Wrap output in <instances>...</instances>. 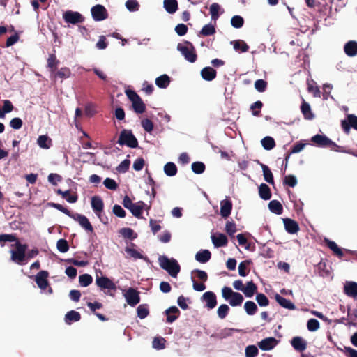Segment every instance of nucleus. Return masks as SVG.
<instances>
[{
  "instance_id": "c03bdc74",
  "label": "nucleus",
  "mask_w": 357,
  "mask_h": 357,
  "mask_svg": "<svg viewBox=\"0 0 357 357\" xmlns=\"http://www.w3.org/2000/svg\"><path fill=\"white\" fill-rule=\"evenodd\" d=\"M244 308H245V310L246 313L248 315H253V314H255L257 312V310H258L257 306L255 303V302L251 301H246L245 303Z\"/></svg>"
},
{
  "instance_id": "20e7f679",
  "label": "nucleus",
  "mask_w": 357,
  "mask_h": 357,
  "mask_svg": "<svg viewBox=\"0 0 357 357\" xmlns=\"http://www.w3.org/2000/svg\"><path fill=\"white\" fill-rule=\"evenodd\" d=\"M222 296L233 307L240 306L244 300L243 296L240 293L234 291L228 287H224L222 289Z\"/></svg>"
},
{
  "instance_id": "2f4dec72",
  "label": "nucleus",
  "mask_w": 357,
  "mask_h": 357,
  "mask_svg": "<svg viewBox=\"0 0 357 357\" xmlns=\"http://www.w3.org/2000/svg\"><path fill=\"white\" fill-rule=\"evenodd\" d=\"M233 44L234 49L236 52H246L249 50L248 45L243 40H236L231 42Z\"/></svg>"
},
{
  "instance_id": "a19ab883",
  "label": "nucleus",
  "mask_w": 357,
  "mask_h": 357,
  "mask_svg": "<svg viewBox=\"0 0 357 357\" xmlns=\"http://www.w3.org/2000/svg\"><path fill=\"white\" fill-rule=\"evenodd\" d=\"M261 145L266 150H271L275 146V142L273 137L266 136L261 141Z\"/></svg>"
},
{
  "instance_id": "9d476101",
  "label": "nucleus",
  "mask_w": 357,
  "mask_h": 357,
  "mask_svg": "<svg viewBox=\"0 0 357 357\" xmlns=\"http://www.w3.org/2000/svg\"><path fill=\"white\" fill-rule=\"evenodd\" d=\"M92 17L95 21H102L107 18L108 13L106 8L100 4H97L91 8Z\"/></svg>"
},
{
  "instance_id": "72a5a7b5",
  "label": "nucleus",
  "mask_w": 357,
  "mask_h": 357,
  "mask_svg": "<svg viewBox=\"0 0 357 357\" xmlns=\"http://www.w3.org/2000/svg\"><path fill=\"white\" fill-rule=\"evenodd\" d=\"M326 243L328 248L333 252L335 255L339 258H342L343 257L344 253L342 250L338 247L335 242L327 239L326 240Z\"/></svg>"
},
{
  "instance_id": "8fccbe9b",
  "label": "nucleus",
  "mask_w": 357,
  "mask_h": 357,
  "mask_svg": "<svg viewBox=\"0 0 357 357\" xmlns=\"http://www.w3.org/2000/svg\"><path fill=\"white\" fill-rule=\"evenodd\" d=\"M54 74L55 77H58L61 79H66L70 77L71 71L70 68L63 67L59 70L56 73L55 72Z\"/></svg>"
},
{
  "instance_id": "052dcab7",
  "label": "nucleus",
  "mask_w": 357,
  "mask_h": 357,
  "mask_svg": "<svg viewBox=\"0 0 357 357\" xmlns=\"http://www.w3.org/2000/svg\"><path fill=\"white\" fill-rule=\"evenodd\" d=\"M126 7L129 11L134 12L139 10V4L137 0H128L126 2Z\"/></svg>"
},
{
  "instance_id": "79ce46f5",
  "label": "nucleus",
  "mask_w": 357,
  "mask_h": 357,
  "mask_svg": "<svg viewBox=\"0 0 357 357\" xmlns=\"http://www.w3.org/2000/svg\"><path fill=\"white\" fill-rule=\"evenodd\" d=\"M164 172L167 176H173L177 173V167L174 162H169L164 166Z\"/></svg>"
},
{
  "instance_id": "338daca9",
  "label": "nucleus",
  "mask_w": 357,
  "mask_h": 357,
  "mask_svg": "<svg viewBox=\"0 0 357 357\" xmlns=\"http://www.w3.org/2000/svg\"><path fill=\"white\" fill-rule=\"evenodd\" d=\"M103 184L107 189L112 190H116L118 188L116 182L111 178H106L103 181Z\"/></svg>"
},
{
  "instance_id": "37998d69",
  "label": "nucleus",
  "mask_w": 357,
  "mask_h": 357,
  "mask_svg": "<svg viewBox=\"0 0 357 357\" xmlns=\"http://www.w3.org/2000/svg\"><path fill=\"white\" fill-rule=\"evenodd\" d=\"M215 33V28L214 25L208 24L204 25L199 32V36H208L213 35Z\"/></svg>"
},
{
  "instance_id": "c9c22d12",
  "label": "nucleus",
  "mask_w": 357,
  "mask_h": 357,
  "mask_svg": "<svg viewBox=\"0 0 357 357\" xmlns=\"http://www.w3.org/2000/svg\"><path fill=\"white\" fill-rule=\"evenodd\" d=\"M252 264L250 259L241 261L238 265V273L242 277H245L250 272L248 266Z\"/></svg>"
},
{
  "instance_id": "f8f14e48",
  "label": "nucleus",
  "mask_w": 357,
  "mask_h": 357,
  "mask_svg": "<svg viewBox=\"0 0 357 357\" xmlns=\"http://www.w3.org/2000/svg\"><path fill=\"white\" fill-rule=\"evenodd\" d=\"M71 218L78 222L79 224L86 231L93 232V228L89 222V219L84 215L82 214H73L70 215Z\"/></svg>"
},
{
  "instance_id": "de8ad7c7",
  "label": "nucleus",
  "mask_w": 357,
  "mask_h": 357,
  "mask_svg": "<svg viewBox=\"0 0 357 357\" xmlns=\"http://www.w3.org/2000/svg\"><path fill=\"white\" fill-rule=\"evenodd\" d=\"M191 168L194 173L200 174L205 171L206 166L202 162L197 161L192 162Z\"/></svg>"
},
{
  "instance_id": "a18cd8bd",
  "label": "nucleus",
  "mask_w": 357,
  "mask_h": 357,
  "mask_svg": "<svg viewBox=\"0 0 357 357\" xmlns=\"http://www.w3.org/2000/svg\"><path fill=\"white\" fill-rule=\"evenodd\" d=\"M19 241L18 238L15 234H1L0 235V245L1 247L4 246L5 242H15Z\"/></svg>"
},
{
  "instance_id": "69168bd1",
  "label": "nucleus",
  "mask_w": 357,
  "mask_h": 357,
  "mask_svg": "<svg viewBox=\"0 0 357 357\" xmlns=\"http://www.w3.org/2000/svg\"><path fill=\"white\" fill-rule=\"evenodd\" d=\"M258 353V349L255 345H249L245 348L246 357H256Z\"/></svg>"
},
{
  "instance_id": "4d7b16f0",
  "label": "nucleus",
  "mask_w": 357,
  "mask_h": 357,
  "mask_svg": "<svg viewBox=\"0 0 357 357\" xmlns=\"http://www.w3.org/2000/svg\"><path fill=\"white\" fill-rule=\"evenodd\" d=\"M56 248L61 252H66L69 250V245L66 239L61 238L56 243Z\"/></svg>"
},
{
  "instance_id": "473e14b6",
  "label": "nucleus",
  "mask_w": 357,
  "mask_h": 357,
  "mask_svg": "<svg viewBox=\"0 0 357 357\" xmlns=\"http://www.w3.org/2000/svg\"><path fill=\"white\" fill-rule=\"evenodd\" d=\"M257 290V285L252 281H250L246 283L245 287H244L243 289V292L245 296L250 298L256 293Z\"/></svg>"
},
{
  "instance_id": "393cba45",
  "label": "nucleus",
  "mask_w": 357,
  "mask_h": 357,
  "mask_svg": "<svg viewBox=\"0 0 357 357\" xmlns=\"http://www.w3.org/2000/svg\"><path fill=\"white\" fill-rule=\"evenodd\" d=\"M216 75V70L211 67H205L201 70L202 77L206 81L213 80Z\"/></svg>"
},
{
  "instance_id": "bf43d9fd",
  "label": "nucleus",
  "mask_w": 357,
  "mask_h": 357,
  "mask_svg": "<svg viewBox=\"0 0 357 357\" xmlns=\"http://www.w3.org/2000/svg\"><path fill=\"white\" fill-rule=\"evenodd\" d=\"M130 161L128 159L123 160L116 168L119 173H125L129 169Z\"/></svg>"
},
{
  "instance_id": "3c124183",
  "label": "nucleus",
  "mask_w": 357,
  "mask_h": 357,
  "mask_svg": "<svg viewBox=\"0 0 357 357\" xmlns=\"http://www.w3.org/2000/svg\"><path fill=\"white\" fill-rule=\"evenodd\" d=\"M93 282V278L89 274H83L79 277V282L82 287H88Z\"/></svg>"
},
{
  "instance_id": "864d4df0",
  "label": "nucleus",
  "mask_w": 357,
  "mask_h": 357,
  "mask_svg": "<svg viewBox=\"0 0 357 357\" xmlns=\"http://www.w3.org/2000/svg\"><path fill=\"white\" fill-rule=\"evenodd\" d=\"M244 20L240 15H234L231 19V24L233 27L239 29L243 26Z\"/></svg>"
},
{
  "instance_id": "c85d7f7f",
  "label": "nucleus",
  "mask_w": 357,
  "mask_h": 357,
  "mask_svg": "<svg viewBox=\"0 0 357 357\" xmlns=\"http://www.w3.org/2000/svg\"><path fill=\"white\" fill-rule=\"evenodd\" d=\"M259 195L264 200H268L271 198V191L266 183H261L259 187Z\"/></svg>"
},
{
  "instance_id": "b1692460",
  "label": "nucleus",
  "mask_w": 357,
  "mask_h": 357,
  "mask_svg": "<svg viewBox=\"0 0 357 357\" xmlns=\"http://www.w3.org/2000/svg\"><path fill=\"white\" fill-rule=\"evenodd\" d=\"M292 347L298 351H303L307 347L306 342L301 337H294L291 341Z\"/></svg>"
},
{
  "instance_id": "6e6552de",
  "label": "nucleus",
  "mask_w": 357,
  "mask_h": 357,
  "mask_svg": "<svg viewBox=\"0 0 357 357\" xmlns=\"http://www.w3.org/2000/svg\"><path fill=\"white\" fill-rule=\"evenodd\" d=\"M63 19L66 23L76 24L82 23L84 21V17L77 11L67 10L63 14Z\"/></svg>"
},
{
  "instance_id": "f704fd0d",
  "label": "nucleus",
  "mask_w": 357,
  "mask_h": 357,
  "mask_svg": "<svg viewBox=\"0 0 357 357\" xmlns=\"http://www.w3.org/2000/svg\"><path fill=\"white\" fill-rule=\"evenodd\" d=\"M164 8L167 13L173 14L178 10V1L176 0H165Z\"/></svg>"
},
{
  "instance_id": "1a4fd4ad",
  "label": "nucleus",
  "mask_w": 357,
  "mask_h": 357,
  "mask_svg": "<svg viewBox=\"0 0 357 357\" xmlns=\"http://www.w3.org/2000/svg\"><path fill=\"white\" fill-rule=\"evenodd\" d=\"M123 296L126 302L130 306H135L140 302L139 292L132 287H130L124 294Z\"/></svg>"
},
{
  "instance_id": "f3484780",
  "label": "nucleus",
  "mask_w": 357,
  "mask_h": 357,
  "mask_svg": "<svg viewBox=\"0 0 357 357\" xmlns=\"http://www.w3.org/2000/svg\"><path fill=\"white\" fill-rule=\"evenodd\" d=\"M232 210V202L231 200L225 199L220 202V215L222 218H228Z\"/></svg>"
},
{
  "instance_id": "ddd939ff",
  "label": "nucleus",
  "mask_w": 357,
  "mask_h": 357,
  "mask_svg": "<svg viewBox=\"0 0 357 357\" xmlns=\"http://www.w3.org/2000/svg\"><path fill=\"white\" fill-rule=\"evenodd\" d=\"M49 276V273L47 271H39L35 278V281L38 285V287L42 289L45 290L49 285V282L47 280V278Z\"/></svg>"
},
{
  "instance_id": "bb28decb",
  "label": "nucleus",
  "mask_w": 357,
  "mask_h": 357,
  "mask_svg": "<svg viewBox=\"0 0 357 357\" xmlns=\"http://www.w3.org/2000/svg\"><path fill=\"white\" fill-rule=\"evenodd\" d=\"M275 299L284 308L288 310L296 309L295 305L290 300H288L278 294L275 295Z\"/></svg>"
},
{
  "instance_id": "cd10ccee",
  "label": "nucleus",
  "mask_w": 357,
  "mask_h": 357,
  "mask_svg": "<svg viewBox=\"0 0 357 357\" xmlns=\"http://www.w3.org/2000/svg\"><path fill=\"white\" fill-rule=\"evenodd\" d=\"M211 253L208 250H201L195 255V259L202 264H205L210 260Z\"/></svg>"
},
{
  "instance_id": "f257e3e1",
  "label": "nucleus",
  "mask_w": 357,
  "mask_h": 357,
  "mask_svg": "<svg viewBox=\"0 0 357 357\" xmlns=\"http://www.w3.org/2000/svg\"><path fill=\"white\" fill-rule=\"evenodd\" d=\"M15 250H10V259L18 265H25L27 263V259H31L37 256L39 251L37 248L30 250L26 253V249L28 245L26 244H22L20 241L14 245Z\"/></svg>"
},
{
  "instance_id": "7c9ffc66",
  "label": "nucleus",
  "mask_w": 357,
  "mask_h": 357,
  "mask_svg": "<svg viewBox=\"0 0 357 357\" xmlns=\"http://www.w3.org/2000/svg\"><path fill=\"white\" fill-rule=\"evenodd\" d=\"M269 210L276 214L280 215L283 212V206L281 203L278 200H272L268 204Z\"/></svg>"
},
{
  "instance_id": "6ab92c4d",
  "label": "nucleus",
  "mask_w": 357,
  "mask_h": 357,
  "mask_svg": "<svg viewBox=\"0 0 357 357\" xmlns=\"http://www.w3.org/2000/svg\"><path fill=\"white\" fill-rule=\"evenodd\" d=\"M91 204L95 213L99 215L104 208V203L102 198L99 196H93L91 198Z\"/></svg>"
},
{
  "instance_id": "680f3d73",
  "label": "nucleus",
  "mask_w": 357,
  "mask_h": 357,
  "mask_svg": "<svg viewBox=\"0 0 357 357\" xmlns=\"http://www.w3.org/2000/svg\"><path fill=\"white\" fill-rule=\"evenodd\" d=\"M256 301L257 303L261 307H266L269 304V300L264 294H258L256 296Z\"/></svg>"
},
{
  "instance_id": "58836bf2",
  "label": "nucleus",
  "mask_w": 357,
  "mask_h": 357,
  "mask_svg": "<svg viewBox=\"0 0 357 357\" xmlns=\"http://www.w3.org/2000/svg\"><path fill=\"white\" fill-rule=\"evenodd\" d=\"M37 143L40 148L47 149L52 146V139L47 135H40Z\"/></svg>"
},
{
  "instance_id": "4be33fe9",
  "label": "nucleus",
  "mask_w": 357,
  "mask_h": 357,
  "mask_svg": "<svg viewBox=\"0 0 357 357\" xmlns=\"http://www.w3.org/2000/svg\"><path fill=\"white\" fill-rule=\"evenodd\" d=\"M145 206L146 204L143 201H139L134 204L129 211L135 217L142 218V211Z\"/></svg>"
},
{
  "instance_id": "4c0bfd02",
  "label": "nucleus",
  "mask_w": 357,
  "mask_h": 357,
  "mask_svg": "<svg viewBox=\"0 0 357 357\" xmlns=\"http://www.w3.org/2000/svg\"><path fill=\"white\" fill-rule=\"evenodd\" d=\"M59 63V61L57 59L54 54H51L49 55L47 59V68L50 69V72L52 73H55Z\"/></svg>"
},
{
  "instance_id": "6e6d98bb",
  "label": "nucleus",
  "mask_w": 357,
  "mask_h": 357,
  "mask_svg": "<svg viewBox=\"0 0 357 357\" xmlns=\"http://www.w3.org/2000/svg\"><path fill=\"white\" fill-rule=\"evenodd\" d=\"M137 317L141 319H145L149 314L146 305H140L137 309Z\"/></svg>"
},
{
  "instance_id": "a211bd4d",
  "label": "nucleus",
  "mask_w": 357,
  "mask_h": 357,
  "mask_svg": "<svg viewBox=\"0 0 357 357\" xmlns=\"http://www.w3.org/2000/svg\"><path fill=\"white\" fill-rule=\"evenodd\" d=\"M344 292L349 297L357 298V282H346L344 285Z\"/></svg>"
},
{
  "instance_id": "412c9836",
  "label": "nucleus",
  "mask_w": 357,
  "mask_h": 357,
  "mask_svg": "<svg viewBox=\"0 0 357 357\" xmlns=\"http://www.w3.org/2000/svg\"><path fill=\"white\" fill-rule=\"evenodd\" d=\"M212 242L215 248L225 247L228 243L227 237L224 234L211 236Z\"/></svg>"
},
{
  "instance_id": "c756f323",
  "label": "nucleus",
  "mask_w": 357,
  "mask_h": 357,
  "mask_svg": "<svg viewBox=\"0 0 357 357\" xmlns=\"http://www.w3.org/2000/svg\"><path fill=\"white\" fill-rule=\"evenodd\" d=\"M80 319L81 314L75 310H70L65 315V321L67 324H71L73 322L79 321Z\"/></svg>"
},
{
  "instance_id": "13d9d810",
  "label": "nucleus",
  "mask_w": 357,
  "mask_h": 357,
  "mask_svg": "<svg viewBox=\"0 0 357 357\" xmlns=\"http://www.w3.org/2000/svg\"><path fill=\"white\" fill-rule=\"evenodd\" d=\"M267 85V82L261 79H257L255 82V89L260 93L264 92L266 90Z\"/></svg>"
},
{
  "instance_id": "423d86ee",
  "label": "nucleus",
  "mask_w": 357,
  "mask_h": 357,
  "mask_svg": "<svg viewBox=\"0 0 357 357\" xmlns=\"http://www.w3.org/2000/svg\"><path fill=\"white\" fill-rule=\"evenodd\" d=\"M117 143L120 146H127L130 148H137L138 141L130 130L123 129L118 139Z\"/></svg>"
},
{
  "instance_id": "5fc2aeb1",
  "label": "nucleus",
  "mask_w": 357,
  "mask_h": 357,
  "mask_svg": "<svg viewBox=\"0 0 357 357\" xmlns=\"http://www.w3.org/2000/svg\"><path fill=\"white\" fill-rule=\"evenodd\" d=\"M230 309L229 306L226 304H222L220 305L217 310V314L221 319H225L227 315L228 314Z\"/></svg>"
},
{
  "instance_id": "2eb2a0df",
  "label": "nucleus",
  "mask_w": 357,
  "mask_h": 357,
  "mask_svg": "<svg viewBox=\"0 0 357 357\" xmlns=\"http://www.w3.org/2000/svg\"><path fill=\"white\" fill-rule=\"evenodd\" d=\"M278 341L275 337H266L258 342V347L263 351H269L273 349Z\"/></svg>"
},
{
  "instance_id": "e433bc0d",
  "label": "nucleus",
  "mask_w": 357,
  "mask_h": 357,
  "mask_svg": "<svg viewBox=\"0 0 357 357\" xmlns=\"http://www.w3.org/2000/svg\"><path fill=\"white\" fill-rule=\"evenodd\" d=\"M170 83V77L166 75H162L155 79V84L162 89L167 88Z\"/></svg>"
},
{
  "instance_id": "7ed1b4c3",
  "label": "nucleus",
  "mask_w": 357,
  "mask_h": 357,
  "mask_svg": "<svg viewBox=\"0 0 357 357\" xmlns=\"http://www.w3.org/2000/svg\"><path fill=\"white\" fill-rule=\"evenodd\" d=\"M177 50L188 61L195 63L197 61V55L192 43L185 41L184 44L178 43L177 45Z\"/></svg>"
},
{
  "instance_id": "09e8293b",
  "label": "nucleus",
  "mask_w": 357,
  "mask_h": 357,
  "mask_svg": "<svg viewBox=\"0 0 357 357\" xmlns=\"http://www.w3.org/2000/svg\"><path fill=\"white\" fill-rule=\"evenodd\" d=\"M263 103L260 100H257L250 105L252 114L255 116H259L261 114V109L263 107Z\"/></svg>"
},
{
  "instance_id": "0eeeda50",
  "label": "nucleus",
  "mask_w": 357,
  "mask_h": 357,
  "mask_svg": "<svg viewBox=\"0 0 357 357\" xmlns=\"http://www.w3.org/2000/svg\"><path fill=\"white\" fill-rule=\"evenodd\" d=\"M311 142L317 146L326 147L334 151H338L340 146L324 135L317 134L311 138Z\"/></svg>"
},
{
  "instance_id": "dca6fc26",
  "label": "nucleus",
  "mask_w": 357,
  "mask_h": 357,
  "mask_svg": "<svg viewBox=\"0 0 357 357\" xmlns=\"http://www.w3.org/2000/svg\"><path fill=\"white\" fill-rule=\"evenodd\" d=\"M286 231L291 234H294L299 231L298 222L291 218H284L283 220Z\"/></svg>"
},
{
  "instance_id": "4468645a",
  "label": "nucleus",
  "mask_w": 357,
  "mask_h": 357,
  "mask_svg": "<svg viewBox=\"0 0 357 357\" xmlns=\"http://www.w3.org/2000/svg\"><path fill=\"white\" fill-rule=\"evenodd\" d=\"M341 126L343 130L347 133H349L351 127L357 130V116L354 114L347 115V121H342Z\"/></svg>"
},
{
  "instance_id": "5701e85b",
  "label": "nucleus",
  "mask_w": 357,
  "mask_h": 357,
  "mask_svg": "<svg viewBox=\"0 0 357 357\" xmlns=\"http://www.w3.org/2000/svg\"><path fill=\"white\" fill-rule=\"evenodd\" d=\"M344 51L345 54L350 57L356 56L357 42L354 40L347 42L344 46Z\"/></svg>"
},
{
  "instance_id": "0e129e2a",
  "label": "nucleus",
  "mask_w": 357,
  "mask_h": 357,
  "mask_svg": "<svg viewBox=\"0 0 357 357\" xmlns=\"http://www.w3.org/2000/svg\"><path fill=\"white\" fill-rule=\"evenodd\" d=\"M166 340L162 337H155L153 340V347L157 349H162L165 347Z\"/></svg>"
},
{
  "instance_id": "aec40b11",
  "label": "nucleus",
  "mask_w": 357,
  "mask_h": 357,
  "mask_svg": "<svg viewBox=\"0 0 357 357\" xmlns=\"http://www.w3.org/2000/svg\"><path fill=\"white\" fill-rule=\"evenodd\" d=\"M208 309L214 308L217 305L216 295L213 291H206L202 296Z\"/></svg>"
},
{
  "instance_id": "39448f33",
  "label": "nucleus",
  "mask_w": 357,
  "mask_h": 357,
  "mask_svg": "<svg viewBox=\"0 0 357 357\" xmlns=\"http://www.w3.org/2000/svg\"><path fill=\"white\" fill-rule=\"evenodd\" d=\"M126 94L132 102V108L137 114H142L146 111V105L140 96L133 90H126Z\"/></svg>"
},
{
  "instance_id": "9b49d317",
  "label": "nucleus",
  "mask_w": 357,
  "mask_h": 357,
  "mask_svg": "<svg viewBox=\"0 0 357 357\" xmlns=\"http://www.w3.org/2000/svg\"><path fill=\"white\" fill-rule=\"evenodd\" d=\"M96 284L102 289L116 290V286L114 282L107 277L96 275Z\"/></svg>"
},
{
  "instance_id": "774afa93",
  "label": "nucleus",
  "mask_w": 357,
  "mask_h": 357,
  "mask_svg": "<svg viewBox=\"0 0 357 357\" xmlns=\"http://www.w3.org/2000/svg\"><path fill=\"white\" fill-rule=\"evenodd\" d=\"M125 251L130 257L134 259H144V256L135 249L126 247Z\"/></svg>"
},
{
  "instance_id": "ea45409f",
  "label": "nucleus",
  "mask_w": 357,
  "mask_h": 357,
  "mask_svg": "<svg viewBox=\"0 0 357 357\" xmlns=\"http://www.w3.org/2000/svg\"><path fill=\"white\" fill-rule=\"evenodd\" d=\"M263 170V175L264 180L270 184L274 183L273 175L268 166L264 164H261Z\"/></svg>"
},
{
  "instance_id": "e2e57ef3",
  "label": "nucleus",
  "mask_w": 357,
  "mask_h": 357,
  "mask_svg": "<svg viewBox=\"0 0 357 357\" xmlns=\"http://www.w3.org/2000/svg\"><path fill=\"white\" fill-rule=\"evenodd\" d=\"M307 327L310 331H316L319 328L320 324L318 320L312 318L307 321Z\"/></svg>"
},
{
  "instance_id": "49530a36",
  "label": "nucleus",
  "mask_w": 357,
  "mask_h": 357,
  "mask_svg": "<svg viewBox=\"0 0 357 357\" xmlns=\"http://www.w3.org/2000/svg\"><path fill=\"white\" fill-rule=\"evenodd\" d=\"M120 234L125 238L130 240H133L137 238V235L130 228H122L120 230Z\"/></svg>"
},
{
  "instance_id": "603ef678",
  "label": "nucleus",
  "mask_w": 357,
  "mask_h": 357,
  "mask_svg": "<svg viewBox=\"0 0 357 357\" xmlns=\"http://www.w3.org/2000/svg\"><path fill=\"white\" fill-rule=\"evenodd\" d=\"M220 9V5L217 3H213L210 6V14L211 15V19L215 22L219 17V10Z\"/></svg>"
},
{
  "instance_id": "f03ea898",
  "label": "nucleus",
  "mask_w": 357,
  "mask_h": 357,
  "mask_svg": "<svg viewBox=\"0 0 357 357\" xmlns=\"http://www.w3.org/2000/svg\"><path fill=\"white\" fill-rule=\"evenodd\" d=\"M158 263L161 268L165 270L172 278H176L181 271V266L176 259L168 258L165 255L158 257Z\"/></svg>"
},
{
  "instance_id": "a878e982",
  "label": "nucleus",
  "mask_w": 357,
  "mask_h": 357,
  "mask_svg": "<svg viewBox=\"0 0 357 357\" xmlns=\"http://www.w3.org/2000/svg\"><path fill=\"white\" fill-rule=\"evenodd\" d=\"M301 112L304 116V118L307 120H312L314 118V115L311 110L310 105L308 102L303 100L301 106Z\"/></svg>"
}]
</instances>
